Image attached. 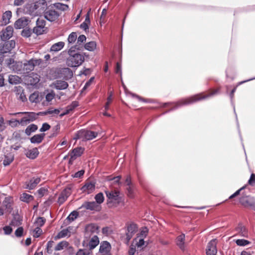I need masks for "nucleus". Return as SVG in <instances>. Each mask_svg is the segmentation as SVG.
I'll list each match as a JSON object with an SVG mask.
<instances>
[{
	"label": "nucleus",
	"mask_w": 255,
	"mask_h": 255,
	"mask_svg": "<svg viewBox=\"0 0 255 255\" xmlns=\"http://www.w3.org/2000/svg\"><path fill=\"white\" fill-rule=\"evenodd\" d=\"M67 236H70L69 230L68 229H64L58 233L57 237L58 238H62Z\"/></svg>",
	"instance_id": "obj_45"
},
{
	"label": "nucleus",
	"mask_w": 255,
	"mask_h": 255,
	"mask_svg": "<svg viewBox=\"0 0 255 255\" xmlns=\"http://www.w3.org/2000/svg\"><path fill=\"white\" fill-rule=\"evenodd\" d=\"M13 160V156L11 155H6L4 157L3 164L4 166L8 165Z\"/></svg>",
	"instance_id": "obj_36"
},
{
	"label": "nucleus",
	"mask_w": 255,
	"mask_h": 255,
	"mask_svg": "<svg viewBox=\"0 0 255 255\" xmlns=\"http://www.w3.org/2000/svg\"><path fill=\"white\" fill-rule=\"evenodd\" d=\"M133 235H134V234H133L132 233L128 232V231H127L126 234V244H128L129 241L132 238Z\"/></svg>",
	"instance_id": "obj_60"
},
{
	"label": "nucleus",
	"mask_w": 255,
	"mask_h": 255,
	"mask_svg": "<svg viewBox=\"0 0 255 255\" xmlns=\"http://www.w3.org/2000/svg\"><path fill=\"white\" fill-rule=\"evenodd\" d=\"M235 242L239 246H246L250 243L248 241L245 239H238L235 241Z\"/></svg>",
	"instance_id": "obj_46"
},
{
	"label": "nucleus",
	"mask_w": 255,
	"mask_h": 255,
	"mask_svg": "<svg viewBox=\"0 0 255 255\" xmlns=\"http://www.w3.org/2000/svg\"><path fill=\"white\" fill-rule=\"evenodd\" d=\"M99 244V238L96 236H94L90 240L89 247L90 250L95 249Z\"/></svg>",
	"instance_id": "obj_23"
},
{
	"label": "nucleus",
	"mask_w": 255,
	"mask_h": 255,
	"mask_svg": "<svg viewBox=\"0 0 255 255\" xmlns=\"http://www.w3.org/2000/svg\"><path fill=\"white\" fill-rule=\"evenodd\" d=\"M5 46L9 48L11 50L15 47V42L13 40H10L6 42H5Z\"/></svg>",
	"instance_id": "obj_53"
},
{
	"label": "nucleus",
	"mask_w": 255,
	"mask_h": 255,
	"mask_svg": "<svg viewBox=\"0 0 255 255\" xmlns=\"http://www.w3.org/2000/svg\"><path fill=\"white\" fill-rule=\"evenodd\" d=\"M237 234L243 237H247L248 236V232L246 227L242 224H239L236 228Z\"/></svg>",
	"instance_id": "obj_18"
},
{
	"label": "nucleus",
	"mask_w": 255,
	"mask_h": 255,
	"mask_svg": "<svg viewBox=\"0 0 255 255\" xmlns=\"http://www.w3.org/2000/svg\"><path fill=\"white\" fill-rule=\"evenodd\" d=\"M12 16V13L11 11L7 10L5 11L2 16V19L0 21V24L1 25H6L10 23V18Z\"/></svg>",
	"instance_id": "obj_13"
},
{
	"label": "nucleus",
	"mask_w": 255,
	"mask_h": 255,
	"mask_svg": "<svg viewBox=\"0 0 255 255\" xmlns=\"http://www.w3.org/2000/svg\"><path fill=\"white\" fill-rule=\"evenodd\" d=\"M98 228L94 224H90L86 226V232L87 233H94L97 232Z\"/></svg>",
	"instance_id": "obj_34"
},
{
	"label": "nucleus",
	"mask_w": 255,
	"mask_h": 255,
	"mask_svg": "<svg viewBox=\"0 0 255 255\" xmlns=\"http://www.w3.org/2000/svg\"><path fill=\"white\" fill-rule=\"evenodd\" d=\"M45 21L42 18H38L36 20V26L33 29V32L36 35H41L46 30Z\"/></svg>",
	"instance_id": "obj_6"
},
{
	"label": "nucleus",
	"mask_w": 255,
	"mask_h": 255,
	"mask_svg": "<svg viewBox=\"0 0 255 255\" xmlns=\"http://www.w3.org/2000/svg\"><path fill=\"white\" fill-rule=\"evenodd\" d=\"M20 220H19V218L16 219V217H14V219L11 221L10 225L11 226H18L20 224Z\"/></svg>",
	"instance_id": "obj_59"
},
{
	"label": "nucleus",
	"mask_w": 255,
	"mask_h": 255,
	"mask_svg": "<svg viewBox=\"0 0 255 255\" xmlns=\"http://www.w3.org/2000/svg\"><path fill=\"white\" fill-rule=\"evenodd\" d=\"M97 135V132L82 129L77 132L74 139L75 140L81 139L83 141L90 140L95 138Z\"/></svg>",
	"instance_id": "obj_3"
},
{
	"label": "nucleus",
	"mask_w": 255,
	"mask_h": 255,
	"mask_svg": "<svg viewBox=\"0 0 255 255\" xmlns=\"http://www.w3.org/2000/svg\"><path fill=\"white\" fill-rule=\"evenodd\" d=\"M78 216V213L77 211L72 212L70 215L67 217V219L70 221L72 222L75 220Z\"/></svg>",
	"instance_id": "obj_44"
},
{
	"label": "nucleus",
	"mask_w": 255,
	"mask_h": 255,
	"mask_svg": "<svg viewBox=\"0 0 255 255\" xmlns=\"http://www.w3.org/2000/svg\"><path fill=\"white\" fill-rule=\"evenodd\" d=\"M75 49L80 50V45L71 46L68 50L69 56L66 60V64L70 67H77L81 65L85 60V56H86L85 53L76 52Z\"/></svg>",
	"instance_id": "obj_1"
},
{
	"label": "nucleus",
	"mask_w": 255,
	"mask_h": 255,
	"mask_svg": "<svg viewBox=\"0 0 255 255\" xmlns=\"http://www.w3.org/2000/svg\"><path fill=\"white\" fill-rule=\"evenodd\" d=\"M59 16V13L53 9H49L44 12V17L50 21L55 20Z\"/></svg>",
	"instance_id": "obj_8"
},
{
	"label": "nucleus",
	"mask_w": 255,
	"mask_h": 255,
	"mask_svg": "<svg viewBox=\"0 0 255 255\" xmlns=\"http://www.w3.org/2000/svg\"><path fill=\"white\" fill-rule=\"evenodd\" d=\"M50 128V126L47 123H44L42 124V127L40 128V132H44L48 130Z\"/></svg>",
	"instance_id": "obj_54"
},
{
	"label": "nucleus",
	"mask_w": 255,
	"mask_h": 255,
	"mask_svg": "<svg viewBox=\"0 0 255 255\" xmlns=\"http://www.w3.org/2000/svg\"><path fill=\"white\" fill-rule=\"evenodd\" d=\"M95 188V184L92 182H87L84 185L81 189L83 192L90 194L94 191Z\"/></svg>",
	"instance_id": "obj_16"
},
{
	"label": "nucleus",
	"mask_w": 255,
	"mask_h": 255,
	"mask_svg": "<svg viewBox=\"0 0 255 255\" xmlns=\"http://www.w3.org/2000/svg\"><path fill=\"white\" fill-rule=\"evenodd\" d=\"M9 124L12 127H16L18 125H20V121L17 120H11L9 121Z\"/></svg>",
	"instance_id": "obj_55"
},
{
	"label": "nucleus",
	"mask_w": 255,
	"mask_h": 255,
	"mask_svg": "<svg viewBox=\"0 0 255 255\" xmlns=\"http://www.w3.org/2000/svg\"><path fill=\"white\" fill-rule=\"evenodd\" d=\"M23 230L22 227H19L15 232V235L17 237H20L23 234Z\"/></svg>",
	"instance_id": "obj_57"
},
{
	"label": "nucleus",
	"mask_w": 255,
	"mask_h": 255,
	"mask_svg": "<svg viewBox=\"0 0 255 255\" xmlns=\"http://www.w3.org/2000/svg\"><path fill=\"white\" fill-rule=\"evenodd\" d=\"M55 95V94L53 91H51L50 93H48L45 97L46 101H51L54 98Z\"/></svg>",
	"instance_id": "obj_52"
},
{
	"label": "nucleus",
	"mask_w": 255,
	"mask_h": 255,
	"mask_svg": "<svg viewBox=\"0 0 255 255\" xmlns=\"http://www.w3.org/2000/svg\"><path fill=\"white\" fill-rule=\"evenodd\" d=\"M89 254V252L88 251L80 249L77 252L76 255H88Z\"/></svg>",
	"instance_id": "obj_63"
},
{
	"label": "nucleus",
	"mask_w": 255,
	"mask_h": 255,
	"mask_svg": "<svg viewBox=\"0 0 255 255\" xmlns=\"http://www.w3.org/2000/svg\"><path fill=\"white\" fill-rule=\"evenodd\" d=\"M28 20L25 17H21L17 20L14 23V27L16 29H21L27 24Z\"/></svg>",
	"instance_id": "obj_15"
},
{
	"label": "nucleus",
	"mask_w": 255,
	"mask_h": 255,
	"mask_svg": "<svg viewBox=\"0 0 255 255\" xmlns=\"http://www.w3.org/2000/svg\"><path fill=\"white\" fill-rule=\"evenodd\" d=\"M81 208H84L87 210H100V206L97 205V203H96L95 202H86L83 203L81 206Z\"/></svg>",
	"instance_id": "obj_12"
},
{
	"label": "nucleus",
	"mask_w": 255,
	"mask_h": 255,
	"mask_svg": "<svg viewBox=\"0 0 255 255\" xmlns=\"http://www.w3.org/2000/svg\"><path fill=\"white\" fill-rule=\"evenodd\" d=\"M21 79L17 75H9L8 82L11 84H17L21 83Z\"/></svg>",
	"instance_id": "obj_27"
},
{
	"label": "nucleus",
	"mask_w": 255,
	"mask_h": 255,
	"mask_svg": "<svg viewBox=\"0 0 255 255\" xmlns=\"http://www.w3.org/2000/svg\"><path fill=\"white\" fill-rule=\"evenodd\" d=\"M217 252L216 241V240H212L207 245L206 254L207 255H216Z\"/></svg>",
	"instance_id": "obj_11"
},
{
	"label": "nucleus",
	"mask_w": 255,
	"mask_h": 255,
	"mask_svg": "<svg viewBox=\"0 0 255 255\" xmlns=\"http://www.w3.org/2000/svg\"><path fill=\"white\" fill-rule=\"evenodd\" d=\"M90 23L89 12H88L85 17V21L80 25V27L85 31L89 29V24Z\"/></svg>",
	"instance_id": "obj_26"
},
{
	"label": "nucleus",
	"mask_w": 255,
	"mask_h": 255,
	"mask_svg": "<svg viewBox=\"0 0 255 255\" xmlns=\"http://www.w3.org/2000/svg\"><path fill=\"white\" fill-rule=\"evenodd\" d=\"M137 228L136 225L132 223L128 226L127 231L134 234L137 231Z\"/></svg>",
	"instance_id": "obj_43"
},
{
	"label": "nucleus",
	"mask_w": 255,
	"mask_h": 255,
	"mask_svg": "<svg viewBox=\"0 0 255 255\" xmlns=\"http://www.w3.org/2000/svg\"><path fill=\"white\" fill-rule=\"evenodd\" d=\"M106 194L111 202L119 203L120 201V192L118 191H106Z\"/></svg>",
	"instance_id": "obj_10"
},
{
	"label": "nucleus",
	"mask_w": 255,
	"mask_h": 255,
	"mask_svg": "<svg viewBox=\"0 0 255 255\" xmlns=\"http://www.w3.org/2000/svg\"><path fill=\"white\" fill-rule=\"evenodd\" d=\"M64 46V43L60 41L54 44L50 48L51 51L57 52L60 50Z\"/></svg>",
	"instance_id": "obj_29"
},
{
	"label": "nucleus",
	"mask_w": 255,
	"mask_h": 255,
	"mask_svg": "<svg viewBox=\"0 0 255 255\" xmlns=\"http://www.w3.org/2000/svg\"><path fill=\"white\" fill-rule=\"evenodd\" d=\"M54 5L57 9L62 11L66 10L68 8V6L67 5L61 3H56Z\"/></svg>",
	"instance_id": "obj_42"
},
{
	"label": "nucleus",
	"mask_w": 255,
	"mask_h": 255,
	"mask_svg": "<svg viewBox=\"0 0 255 255\" xmlns=\"http://www.w3.org/2000/svg\"><path fill=\"white\" fill-rule=\"evenodd\" d=\"M218 91L219 90H215L210 94L204 96H202L201 94H198L187 99L181 100L179 102L175 103V107L172 108V110L175 109L182 106L193 104L202 99H207L213 95L216 94L218 93Z\"/></svg>",
	"instance_id": "obj_2"
},
{
	"label": "nucleus",
	"mask_w": 255,
	"mask_h": 255,
	"mask_svg": "<svg viewBox=\"0 0 255 255\" xmlns=\"http://www.w3.org/2000/svg\"><path fill=\"white\" fill-rule=\"evenodd\" d=\"M77 44L76 45L80 46V49L82 47L81 44L86 40V37L84 35H80L77 38Z\"/></svg>",
	"instance_id": "obj_48"
},
{
	"label": "nucleus",
	"mask_w": 255,
	"mask_h": 255,
	"mask_svg": "<svg viewBox=\"0 0 255 255\" xmlns=\"http://www.w3.org/2000/svg\"><path fill=\"white\" fill-rule=\"evenodd\" d=\"M42 63L41 59L32 58L29 60L25 61L23 64V73H29L34 70L35 66L39 65Z\"/></svg>",
	"instance_id": "obj_5"
},
{
	"label": "nucleus",
	"mask_w": 255,
	"mask_h": 255,
	"mask_svg": "<svg viewBox=\"0 0 255 255\" xmlns=\"http://www.w3.org/2000/svg\"><path fill=\"white\" fill-rule=\"evenodd\" d=\"M13 28L10 26H7L4 30L2 31L1 35V38L3 41H6L9 39L13 34Z\"/></svg>",
	"instance_id": "obj_14"
},
{
	"label": "nucleus",
	"mask_w": 255,
	"mask_h": 255,
	"mask_svg": "<svg viewBox=\"0 0 255 255\" xmlns=\"http://www.w3.org/2000/svg\"><path fill=\"white\" fill-rule=\"evenodd\" d=\"M54 87L57 90H64L68 87V83L63 81L57 80L53 83Z\"/></svg>",
	"instance_id": "obj_17"
},
{
	"label": "nucleus",
	"mask_w": 255,
	"mask_h": 255,
	"mask_svg": "<svg viewBox=\"0 0 255 255\" xmlns=\"http://www.w3.org/2000/svg\"><path fill=\"white\" fill-rule=\"evenodd\" d=\"M2 205L5 208V210L7 212H10L12 210L11 205L9 199L5 198L3 201Z\"/></svg>",
	"instance_id": "obj_30"
},
{
	"label": "nucleus",
	"mask_w": 255,
	"mask_h": 255,
	"mask_svg": "<svg viewBox=\"0 0 255 255\" xmlns=\"http://www.w3.org/2000/svg\"><path fill=\"white\" fill-rule=\"evenodd\" d=\"M116 72L117 73H119L120 74L121 77H122V65L119 62H118L117 63Z\"/></svg>",
	"instance_id": "obj_61"
},
{
	"label": "nucleus",
	"mask_w": 255,
	"mask_h": 255,
	"mask_svg": "<svg viewBox=\"0 0 255 255\" xmlns=\"http://www.w3.org/2000/svg\"><path fill=\"white\" fill-rule=\"evenodd\" d=\"M42 232V230L39 227H36L34 230H33V237L34 238H38L39 237L40 235L41 234Z\"/></svg>",
	"instance_id": "obj_51"
},
{
	"label": "nucleus",
	"mask_w": 255,
	"mask_h": 255,
	"mask_svg": "<svg viewBox=\"0 0 255 255\" xmlns=\"http://www.w3.org/2000/svg\"><path fill=\"white\" fill-rule=\"evenodd\" d=\"M127 194L128 197L132 198L134 196V186L133 185L128 186L127 188Z\"/></svg>",
	"instance_id": "obj_49"
},
{
	"label": "nucleus",
	"mask_w": 255,
	"mask_h": 255,
	"mask_svg": "<svg viewBox=\"0 0 255 255\" xmlns=\"http://www.w3.org/2000/svg\"><path fill=\"white\" fill-rule=\"evenodd\" d=\"M96 43L95 41H91L87 43L85 46V48L90 51H93L96 48Z\"/></svg>",
	"instance_id": "obj_33"
},
{
	"label": "nucleus",
	"mask_w": 255,
	"mask_h": 255,
	"mask_svg": "<svg viewBox=\"0 0 255 255\" xmlns=\"http://www.w3.org/2000/svg\"><path fill=\"white\" fill-rule=\"evenodd\" d=\"M20 200L23 202L28 203L33 200V197L31 195L23 193L20 196Z\"/></svg>",
	"instance_id": "obj_32"
},
{
	"label": "nucleus",
	"mask_w": 255,
	"mask_h": 255,
	"mask_svg": "<svg viewBox=\"0 0 255 255\" xmlns=\"http://www.w3.org/2000/svg\"><path fill=\"white\" fill-rule=\"evenodd\" d=\"M112 101V93H110V94L107 98V101L106 105L104 107L105 110L106 111L108 110V109L109 108V106H110V104L111 103Z\"/></svg>",
	"instance_id": "obj_50"
},
{
	"label": "nucleus",
	"mask_w": 255,
	"mask_h": 255,
	"mask_svg": "<svg viewBox=\"0 0 255 255\" xmlns=\"http://www.w3.org/2000/svg\"><path fill=\"white\" fill-rule=\"evenodd\" d=\"M95 199L96 200V203H97V205L101 204L104 201V197L103 194L102 193H99L97 194L95 197Z\"/></svg>",
	"instance_id": "obj_37"
},
{
	"label": "nucleus",
	"mask_w": 255,
	"mask_h": 255,
	"mask_svg": "<svg viewBox=\"0 0 255 255\" xmlns=\"http://www.w3.org/2000/svg\"><path fill=\"white\" fill-rule=\"evenodd\" d=\"M77 38L76 32H72L68 36V41L69 44H73Z\"/></svg>",
	"instance_id": "obj_39"
},
{
	"label": "nucleus",
	"mask_w": 255,
	"mask_h": 255,
	"mask_svg": "<svg viewBox=\"0 0 255 255\" xmlns=\"http://www.w3.org/2000/svg\"><path fill=\"white\" fill-rule=\"evenodd\" d=\"M60 113V110L59 109H48V110L41 113V114L47 115L48 114H55V115H58Z\"/></svg>",
	"instance_id": "obj_41"
},
{
	"label": "nucleus",
	"mask_w": 255,
	"mask_h": 255,
	"mask_svg": "<svg viewBox=\"0 0 255 255\" xmlns=\"http://www.w3.org/2000/svg\"><path fill=\"white\" fill-rule=\"evenodd\" d=\"M94 80V77H91L90 79V80L86 83L83 90H84L86 88H87L89 86H90L91 85V84H92V83L93 82Z\"/></svg>",
	"instance_id": "obj_62"
},
{
	"label": "nucleus",
	"mask_w": 255,
	"mask_h": 255,
	"mask_svg": "<svg viewBox=\"0 0 255 255\" xmlns=\"http://www.w3.org/2000/svg\"><path fill=\"white\" fill-rule=\"evenodd\" d=\"M47 190L44 188H41L38 191L37 193L40 197L43 196L47 192Z\"/></svg>",
	"instance_id": "obj_58"
},
{
	"label": "nucleus",
	"mask_w": 255,
	"mask_h": 255,
	"mask_svg": "<svg viewBox=\"0 0 255 255\" xmlns=\"http://www.w3.org/2000/svg\"><path fill=\"white\" fill-rule=\"evenodd\" d=\"M29 81L31 85H35L40 81V76L37 74L32 73L29 77Z\"/></svg>",
	"instance_id": "obj_24"
},
{
	"label": "nucleus",
	"mask_w": 255,
	"mask_h": 255,
	"mask_svg": "<svg viewBox=\"0 0 255 255\" xmlns=\"http://www.w3.org/2000/svg\"><path fill=\"white\" fill-rule=\"evenodd\" d=\"M40 178L39 177H33L29 181V182L26 185V188L29 190L34 189L36 185L40 182Z\"/></svg>",
	"instance_id": "obj_19"
},
{
	"label": "nucleus",
	"mask_w": 255,
	"mask_h": 255,
	"mask_svg": "<svg viewBox=\"0 0 255 255\" xmlns=\"http://www.w3.org/2000/svg\"><path fill=\"white\" fill-rule=\"evenodd\" d=\"M38 129V127L35 124H31L29 125L25 129V134L29 136L33 132L36 131Z\"/></svg>",
	"instance_id": "obj_25"
},
{
	"label": "nucleus",
	"mask_w": 255,
	"mask_h": 255,
	"mask_svg": "<svg viewBox=\"0 0 255 255\" xmlns=\"http://www.w3.org/2000/svg\"><path fill=\"white\" fill-rule=\"evenodd\" d=\"M135 245L137 248H142L144 245V241L143 238L137 237L134 240Z\"/></svg>",
	"instance_id": "obj_38"
},
{
	"label": "nucleus",
	"mask_w": 255,
	"mask_h": 255,
	"mask_svg": "<svg viewBox=\"0 0 255 255\" xmlns=\"http://www.w3.org/2000/svg\"><path fill=\"white\" fill-rule=\"evenodd\" d=\"M10 51V49L6 47L4 43L2 45H1L0 46V55H1L0 57L2 58V55L3 54L9 52Z\"/></svg>",
	"instance_id": "obj_47"
},
{
	"label": "nucleus",
	"mask_w": 255,
	"mask_h": 255,
	"mask_svg": "<svg viewBox=\"0 0 255 255\" xmlns=\"http://www.w3.org/2000/svg\"><path fill=\"white\" fill-rule=\"evenodd\" d=\"M29 101L32 103H38L39 102V95L37 92H34L30 95L29 98Z\"/></svg>",
	"instance_id": "obj_35"
},
{
	"label": "nucleus",
	"mask_w": 255,
	"mask_h": 255,
	"mask_svg": "<svg viewBox=\"0 0 255 255\" xmlns=\"http://www.w3.org/2000/svg\"><path fill=\"white\" fill-rule=\"evenodd\" d=\"M12 67L13 70L20 73H23V64L22 62H16L14 64L12 65Z\"/></svg>",
	"instance_id": "obj_28"
},
{
	"label": "nucleus",
	"mask_w": 255,
	"mask_h": 255,
	"mask_svg": "<svg viewBox=\"0 0 255 255\" xmlns=\"http://www.w3.org/2000/svg\"><path fill=\"white\" fill-rule=\"evenodd\" d=\"M185 241V235L182 234L177 237L176 239V244L179 247V248L183 250L185 249L184 242Z\"/></svg>",
	"instance_id": "obj_22"
},
{
	"label": "nucleus",
	"mask_w": 255,
	"mask_h": 255,
	"mask_svg": "<svg viewBox=\"0 0 255 255\" xmlns=\"http://www.w3.org/2000/svg\"><path fill=\"white\" fill-rule=\"evenodd\" d=\"M248 183L252 186L255 185V174L252 173L251 174L250 178L248 181Z\"/></svg>",
	"instance_id": "obj_56"
},
{
	"label": "nucleus",
	"mask_w": 255,
	"mask_h": 255,
	"mask_svg": "<svg viewBox=\"0 0 255 255\" xmlns=\"http://www.w3.org/2000/svg\"><path fill=\"white\" fill-rule=\"evenodd\" d=\"M135 247L132 245L129 248V250L128 251L129 255H134L135 252Z\"/></svg>",
	"instance_id": "obj_64"
},
{
	"label": "nucleus",
	"mask_w": 255,
	"mask_h": 255,
	"mask_svg": "<svg viewBox=\"0 0 255 255\" xmlns=\"http://www.w3.org/2000/svg\"><path fill=\"white\" fill-rule=\"evenodd\" d=\"M40 114H41V112L37 114H36L34 112H19L12 114L13 115H25L20 120V125L22 126H26L30 122L35 121L37 119V116Z\"/></svg>",
	"instance_id": "obj_4"
},
{
	"label": "nucleus",
	"mask_w": 255,
	"mask_h": 255,
	"mask_svg": "<svg viewBox=\"0 0 255 255\" xmlns=\"http://www.w3.org/2000/svg\"><path fill=\"white\" fill-rule=\"evenodd\" d=\"M71 188L67 187L64 189L60 193L59 198L58 199V203L61 205L68 198V197L71 195Z\"/></svg>",
	"instance_id": "obj_9"
},
{
	"label": "nucleus",
	"mask_w": 255,
	"mask_h": 255,
	"mask_svg": "<svg viewBox=\"0 0 255 255\" xmlns=\"http://www.w3.org/2000/svg\"><path fill=\"white\" fill-rule=\"evenodd\" d=\"M111 246L107 241H103L101 243L99 253L101 255H111Z\"/></svg>",
	"instance_id": "obj_7"
},
{
	"label": "nucleus",
	"mask_w": 255,
	"mask_h": 255,
	"mask_svg": "<svg viewBox=\"0 0 255 255\" xmlns=\"http://www.w3.org/2000/svg\"><path fill=\"white\" fill-rule=\"evenodd\" d=\"M84 150V148H82V147H79L73 149L71 154L74 155L75 157L77 158L78 157L80 156L83 154Z\"/></svg>",
	"instance_id": "obj_31"
},
{
	"label": "nucleus",
	"mask_w": 255,
	"mask_h": 255,
	"mask_svg": "<svg viewBox=\"0 0 255 255\" xmlns=\"http://www.w3.org/2000/svg\"><path fill=\"white\" fill-rule=\"evenodd\" d=\"M68 243L67 242H61L59 243L55 247V251H60L63 250L64 248L67 247Z\"/></svg>",
	"instance_id": "obj_40"
},
{
	"label": "nucleus",
	"mask_w": 255,
	"mask_h": 255,
	"mask_svg": "<svg viewBox=\"0 0 255 255\" xmlns=\"http://www.w3.org/2000/svg\"><path fill=\"white\" fill-rule=\"evenodd\" d=\"M44 133L35 134L30 138V142L32 143H40L44 139Z\"/></svg>",
	"instance_id": "obj_20"
},
{
	"label": "nucleus",
	"mask_w": 255,
	"mask_h": 255,
	"mask_svg": "<svg viewBox=\"0 0 255 255\" xmlns=\"http://www.w3.org/2000/svg\"><path fill=\"white\" fill-rule=\"evenodd\" d=\"M38 154L39 152L37 148L28 150L25 152L26 157L30 159H35L38 156Z\"/></svg>",
	"instance_id": "obj_21"
}]
</instances>
